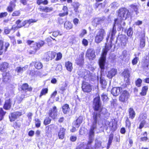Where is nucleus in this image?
Returning a JSON list of instances; mask_svg holds the SVG:
<instances>
[{
  "mask_svg": "<svg viewBox=\"0 0 149 149\" xmlns=\"http://www.w3.org/2000/svg\"><path fill=\"white\" fill-rule=\"evenodd\" d=\"M111 42H110L109 44H106L105 48L103 50L101 56L99 61V65L102 71H103L104 69L107 52L111 49Z\"/></svg>",
  "mask_w": 149,
  "mask_h": 149,
  "instance_id": "2",
  "label": "nucleus"
},
{
  "mask_svg": "<svg viewBox=\"0 0 149 149\" xmlns=\"http://www.w3.org/2000/svg\"><path fill=\"white\" fill-rule=\"evenodd\" d=\"M21 21L20 20H18L16 22V24H17V28H19L22 27V26H20L19 25V24L20 23Z\"/></svg>",
  "mask_w": 149,
  "mask_h": 149,
  "instance_id": "63",
  "label": "nucleus"
},
{
  "mask_svg": "<svg viewBox=\"0 0 149 149\" xmlns=\"http://www.w3.org/2000/svg\"><path fill=\"white\" fill-rule=\"evenodd\" d=\"M10 38L11 42L13 43L14 44H15L16 43V40L15 39V37L14 36H9Z\"/></svg>",
  "mask_w": 149,
  "mask_h": 149,
  "instance_id": "54",
  "label": "nucleus"
},
{
  "mask_svg": "<svg viewBox=\"0 0 149 149\" xmlns=\"http://www.w3.org/2000/svg\"><path fill=\"white\" fill-rule=\"evenodd\" d=\"M122 91V88L121 87H114L112 89L111 93L113 96H116L118 95Z\"/></svg>",
  "mask_w": 149,
  "mask_h": 149,
  "instance_id": "12",
  "label": "nucleus"
},
{
  "mask_svg": "<svg viewBox=\"0 0 149 149\" xmlns=\"http://www.w3.org/2000/svg\"><path fill=\"white\" fill-rule=\"evenodd\" d=\"M86 56L89 59L94 58L95 56V52L92 49H88L86 54Z\"/></svg>",
  "mask_w": 149,
  "mask_h": 149,
  "instance_id": "13",
  "label": "nucleus"
},
{
  "mask_svg": "<svg viewBox=\"0 0 149 149\" xmlns=\"http://www.w3.org/2000/svg\"><path fill=\"white\" fill-rule=\"evenodd\" d=\"M44 42L43 41H41L39 42L38 43H35L34 44V46L33 47L35 48V50H36V51L40 47L42 46L44 44Z\"/></svg>",
  "mask_w": 149,
  "mask_h": 149,
  "instance_id": "21",
  "label": "nucleus"
},
{
  "mask_svg": "<svg viewBox=\"0 0 149 149\" xmlns=\"http://www.w3.org/2000/svg\"><path fill=\"white\" fill-rule=\"evenodd\" d=\"M16 0H13V1L11 2L10 5L7 8L8 12H11L13 11L15 6V2H16Z\"/></svg>",
  "mask_w": 149,
  "mask_h": 149,
  "instance_id": "17",
  "label": "nucleus"
},
{
  "mask_svg": "<svg viewBox=\"0 0 149 149\" xmlns=\"http://www.w3.org/2000/svg\"><path fill=\"white\" fill-rule=\"evenodd\" d=\"M83 119V117L82 116H80L74 122V125L76 128H78L80 126V124L82 123Z\"/></svg>",
  "mask_w": 149,
  "mask_h": 149,
  "instance_id": "18",
  "label": "nucleus"
},
{
  "mask_svg": "<svg viewBox=\"0 0 149 149\" xmlns=\"http://www.w3.org/2000/svg\"><path fill=\"white\" fill-rule=\"evenodd\" d=\"M36 126L37 127H39L40 126V121L38 119H36Z\"/></svg>",
  "mask_w": 149,
  "mask_h": 149,
  "instance_id": "49",
  "label": "nucleus"
},
{
  "mask_svg": "<svg viewBox=\"0 0 149 149\" xmlns=\"http://www.w3.org/2000/svg\"><path fill=\"white\" fill-rule=\"evenodd\" d=\"M57 110L56 107H54L52 108H51L49 111L48 114L50 117L53 119L56 118L57 116Z\"/></svg>",
  "mask_w": 149,
  "mask_h": 149,
  "instance_id": "9",
  "label": "nucleus"
},
{
  "mask_svg": "<svg viewBox=\"0 0 149 149\" xmlns=\"http://www.w3.org/2000/svg\"><path fill=\"white\" fill-rule=\"evenodd\" d=\"M145 123L146 122L144 120H143L141 122L139 127V128L140 129H141L143 127Z\"/></svg>",
  "mask_w": 149,
  "mask_h": 149,
  "instance_id": "62",
  "label": "nucleus"
},
{
  "mask_svg": "<svg viewBox=\"0 0 149 149\" xmlns=\"http://www.w3.org/2000/svg\"><path fill=\"white\" fill-rule=\"evenodd\" d=\"M69 109V105L68 104H65L62 107V110L63 112L65 113H66L68 111Z\"/></svg>",
  "mask_w": 149,
  "mask_h": 149,
  "instance_id": "34",
  "label": "nucleus"
},
{
  "mask_svg": "<svg viewBox=\"0 0 149 149\" xmlns=\"http://www.w3.org/2000/svg\"><path fill=\"white\" fill-rule=\"evenodd\" d=\"M22 89L25 91H29L31 92V91L32 88L31 87H29V86L27 84H24L22 87Z\"/></svg>",
  "mask_w": 149,
  "mask_h": 149,
  "instance_id": "28",
  "label": "nucleus"
},
{
  "mask_svg": "<svg viewBox=\"0 0 149 149\" xmlns=\"http://www.w3.org/2000/svg\"><path fill=\"white\" fill-rule=\"evenodd\" d=\"M67 84L66 83H65L64 85L61 88V90L62 91H64L66 89V87L67 86Z\"/></svg>",
  "mask_w": 149,
  "mask_h": 149,
  "instance_id": "59",
  "label": "nucleus"
},
{
  "mask_svg": "<svg viewBox=\"0 0 149 149\" xmlns=\"http://www.w3.org/2000/svg\"><path fill=\"white\" fill-rule=\"evenodd\" d=\"M116 27L113 26L112 31H111V38L113 36H114L115 35V33H116Z\"/></svg>",
  "mask_w": 149,
  "mask_h": 149,
  "instance_id": "50",
  "label": "nucleus"
},
{
  "mask_svg": "<svg viewBox=\"0 0 149 149\" xmlns=\"http://www.w3.org/2000/svg\"><path fill=\"white\" fill-rule=\"evenodd\" d=\"M139 60V58L138 57H135L132 61V63L133 65H136Z\"/></svg>",
  "mask_w": 149,
  "mask_h": 149,
  "instance_id": "48",
  "label": "nucleus"
},
{
  "mask_svg": "<svg viewBox=\"0 0 149 149\" xmlns=\"http://www.w3.org/2000/svg\"><path fill=\"white\" fill-rule=\"evenodd\" d=\"M143 67L144 69H147L149 68V65L147 63H144L143 65Z\"/></svg>",
  "mask_w": 149,
  "mask_h": 149,
  "instance_id": "60",
  "label": "nucleus"
},
{
  "mask_svg": "<svg viewBox=\"0 0 149 149\" xmlns=\"http://www.w3.org/2000/svg\"><path fill=\"white\" fill-rule=\"evenodd\" d=\"M73 5L74 8V10L76 12H77V9L79 6V3H73Z\"/></svg>",
  "mask_w": 149,
  "mask_h": 149,
  "instance_id": "46",
  "label": "nucleus"
},
{
  "mask_svg": "<svg viewBox=\"0 0 149 149\" xmlns=\"http://www.w3.org/2000/svg\"><path fill=\"white\" fill-rule=\"evenodd\" d=\"M22 115V112L19 111L11 113L9 115L10 121L11 122L15 121L17 117L21 116Z\"/></svg>",
  "mask_w": 149,
  "mask_h": 149,
  "instance_id": "10",
  "label": "nucleus"
},
{
  "mask_svg": "<svg viewBox=\"0 0 149 149\" xmlns=\"http://www.w3.org/2000/svg\"><path fill=\"white\" fill-rule=\"evenodd\" d=\"M125 79L126 78H129L130 76V73L129 71L127 70H125L123 73Z\"/></svg>",
  "mask_w": 149,
  "mask_h": 149,
  "instance_id": "33",
  "label": "nucleus"
},
{
  "mask_svg": "<svg viewBox=\"0 0 149 149\" xmlns=\"http://www.w3.org/2000/svg\"><path fill=\"white\" fill-rule=\"evenodd\" d=\"M87 33L85 29H83L80 34H79V36L81 38L83 37L84 35Z\"/></svg>",
  "mask_w": 149,
  "mask_h": 149,
  "instance_id": "51",
  "label": "nucleus"
},
{
  "mask_svg": "<svg viewBox=\"0 0 149 149\" xmlns=\"http://www.w3.org/2000/svg\"><path fill=\"white\" fill-rule=\"evenodd\" d=\"M118 17L122 20H125L130 16L129 10L125 8H121L118 11Z\"/></svg>",
  "mask_w": 149,
  "mask_h": 149,
  "instance_id": "4",
  "label": "nucleus"
},
{
  "mask_svg": "<svg viewBox=\"0 0 149 149\" xmlns=\"http://www.w3.org/2000/svg\"><path fill=\"white\" fill-rule=\"evenodd\" d=\"M145 34L144 33L142 34L140 44V47L141 48H143L145 45Z\"/></svg>",
  "mask_w": 149,
  "mask_h": 149,
  "instance_id": "19",
  "label": "nucleus"
},
{
  "mask_svg": "<svg viewBox=\"0 0 149 149\" xmlns=\"http://www.w3.org/2000/svg\"><path fill=\"white\" fill-rule=\"evenodd\" d=\"M94 141L93 138H90L89 137L87 145H84L83 143L81 144L79 148L77 149H92V143Z\"/></svg>",
  "mask_w": 149,
  "mask_h": 149,
  "instance_id": "5",
  "label": "nucleus"
},
{
  "mask_svg": "<svg viewBox=\"0 0 149 149\" xmlns=\"http://www.w3.org/2000/svg\"><path fill=\"white\" fill-rule=\"evenodd\" d=\"M129 118L131 119H133L135 116L136 113L133 109L132 108H130L128 110Z\"/></svg>",
  "mask_w": 149,
  "mask_h": 149,
  "instance_id": "24",
  "label": "nucleus"
},
{
  "mask_svg": "<svg viewBox=\"0 0 149 149\" xmlns=\"http://www.w3.org/2000/svg\"><path fill=\"white\" fill-rule=\"evenodd\" d=\"M95 41L96 43H98L101 42L105 36L106 33L104 29H99L95 32Z\"/></svg>",
  "mask_w": 149,
  "mask_h": 149,
  "instance_id": "3",
  "label": "nucleus"
},
{
  "mask_svg": "<svg viewBox=\"0 0 149 149\" xmlns=\"http://www.w3.org/2000/svg\"><path fill=\"white\" fill-rule=\"evenodd\" d=\"M148 87L147 86H144L142 88V91L140 93V94L142 96L145 95L148 91Z\"/></svg>",
  "mask_w": 149,
  "mask_h": 149,
  "instance_id": "31",
  "label": "nucleus"
},
{
  "mask_svg": "<svg viewBox=\"0 0 149 149\" xmlns=\"http://www.w3.org/2000/svg\"><path fill=\"white\" fill-rule=\"evenodd\" d=\"M129 97V93L126 90L123 91L120 96L119 100L123 102H125L127 100Z\"/></svg>",
  "mask_w": 149,
  "mask_h": 149,
  "instance_id": "7",
  "label": "nucleus"
},
{
  "mask_svg": "<svg viewBox=\"0 0 149 149\" xmlns=\"http://www.w3.org/2000/svg\"><path fill=\"white\" fill-rule=\"evenodd\" d=\"M65 130L63 128H60V131L58 133L59 138L63 139L64 138Z\"/></svg>",
  "mask_w": 149,
  "mask_h": 149,
  "instance_id": "26",
  "label": "nucleus"
},
{
  "mask_svg": "<svg viewBox=\"0 0 149 149\" xmlns=\"http://www.w3.org/2000/svg\"><path fill=\"white\" fill-rule=\"evenodd\" d=\"M110 127L112 131H115L117 128L116 123H112L110 125Z\"/></svg>",
  "mask_w": 149,
  "mask_h": 149,
  "instance_id": "37",
  "label": "nucleus"
},
{
  "mask_svg": "<svg viewBox=\"0 0 149 149\" xmlns=\"http://www.w3.org/2000/svg\"><path fill=\"white\" fill-rule=\"evenodd\" d=\"M5 114V112H4L2 108L0 109V120H1L3 118V117Z\"/></svg>",
  "mask_w": 149,
  "mask_h": 149,
  "instance_id": "41",
  "label": "nucleus"
},
{
  "mask_svg": "<svg viewBox=\"0 0 149 149\" xmlns=\"http://www.w3.org/2000/svg\"><path fill=\"white\" fill-rule=\"evenodd\" d=\"M62 66L61 65H57L56 68V70L58 71H60L62 70Z\"/></svg>",
  "mask_w": 149,
  "mask_h": 149,
  "instance_id": "53",
  "label": "nucleus"
},
{
  "mask_svg": "<svg viewBox=\"0 0 149 149\" xmlns=\"http://www.w3.org/2000/svg\"><path fill=\"white\" fill-rule=\"evenodd\" d=\"M72 27V25L71 23L69 22L66 21L64 24V27L67 30H70Z\"/></svg>",
  "mask_w": 149,
  "mask_h": 149,
  "instance_id": "30",
  "label": "nucleus"
},
{
  "mask_svg": "<svg viewBox=\"0 0 149 149\" xmlns=\"http://www.w3.org/2000/svg\"><path fill=\"white\" fill-rule=\"evenodd\" d=\"M117 70L114 68L109 71L107 74V77L109 78H111L116 74Z\"/></svg>",
  "mask_w": 149,
  "mask_h": 149,
  "instance_id": "16",
  "label": "nucleus"
},
{
  "mask_svg": "<svg viewBox=\"0 0 149 149\" xmlns=\"http://www.w3.org/2000/svg\"><path fill=\"white\" fill-rule=\"evenodd\" d=\"M119 6V4L116 2H113L111 5V7L114 9L116 8Z\"/></svg>",
  "mask_w": 149,
  "mask_h": 149,
  "instance_id": "47",
  "label": "nucleus"
},
{
  "mask_svg": "<svg viewBox=\"0 0 149 149\" xmlns=\"http://www.w3.org/2000/svg\"><path fill=\"white\" fill-rule=\"evenodd\" d=\"M127 42V39L125 38H123L121 41V44L122 46H125Z\"/></svg>",
  "mask_w": 149,
  "mask_h": 149,
  "instance_id": "42",
  "label": "nucleus"
},
{
  "mask_svg": "<svg viewBox=\"0 0 149 149\" xmlns=\"http://www.w3.org/2000/svg\"><path fill=\"white\" fill-rule=\"evenodd\" d=\"M48 90L47 88L42 89L39 96L40 97H41L42 95H45L47 94V93Z\"/></svg>",
  "mask_w": 149,
  "mask_h": 149,
  "instance_id": "38",
  "label": "nucleus"
},
{
  "mask_svg": "<svg viewBox=\"0 0 149 149\" xmlns=\"http://www.w3.org/2000/svg\"><path fill=\"white\" fill-rule=\"evenodd\" d=\"M9 67V64L6 62L2 63L0 64V71L4 72L6 71Z\"/></svg>",
  "mask_w": 149,
  "mask_h": 149,
  "instance_id": "15",
  "label": "nucleus"
},
{
  "mask_svg": "<svg viewBox=\"0 0 149 149\" xmlns=\"http://www.w3.org/2000/svg\"><path fill=\"white\" fill-rule=\"evenodd\" d=\"M132 29L131 28H130L127 31V34L128 36H132Z\"/></svg>",
  "mask_w": 149,
  "mask_h": 149,
  "instance_id": "45",
  "label": "nucleus"
},
{
  "mask_svg": "<svg viewBox=\"0 0 149 149\" xmlns=\"http://www.w3.org/2000/svg\"><path fill=\"white\" fill-rule=\"evenodd\" d=\"M20 12L19 11H14L12 14V16H17L19 15Z\"/></svg>",
  "mask_w": 149,
  "mask_h": 149,
  "instance_id": "55",
  "label": "nucleus"
},
{
  "mask_svg": "<svg viewBox=\"0 0 149 149\" xmlns=\"http://www.w3.org/2000/svg\"><path fill=\"white\" fill-rule=\"evenodd\" d=\"M35 68L38 69H41L42 67V64L41 63L36 62L34 65Z\"/></svg>",
  "mask_w": 149,
  "mask_h": 149,
  "instance_id": "39",
  "label": "nucleus"
},
{
  "mask_svg": "<svg viewBox=\"0 0 149 149\" xmlns=\"http://www.w3.org/2000/svg\"><path fill=\"white\" fill-rule=\"evenodd\" d=\"M45 132L46 133L49 134L51 133V129L48 126L46 127L45 128Z\"/></svg>",
  "mask_w": 149,
  "mask_h": 149,
  "instance_id": "58",
  "label": "nucleus"
},
{
  "mask_svg": "<svg viewBox=\"0 0 149 149\" xmlns=\"http://www.w3.org/2000/svg\"><path fill=\"white\" fill-rule=\"evenodd\" d=\"M24 98V95H21L20 96H18L17 98V102L18 103H20Z\"/></svg>",
  "mask_w": 149,
  "mask_h": 149,
  "instance_id": "44",
  "label": "nucleus"
},
{
  "mask_svg": "<svg viewBox=\"0 0 149 149\" xmlns=\"http://www.w3.org/2000/svg\"><path fill=\"white\" fill-rule=\"evenodd\" d=\"M142 80L140 79H138L135 82V84L136 86L138 87L141 86Z\"/></svg>",
  "mask_w": 149,
  "mask_h": 149,
  "instance_id": "43",
  "label": "nucleus"
},
{
  "mask_svg": "<svg viewBox=\"0 0 149 149\" xmlns=\"http://www.w3.org/2000/svg\"><path fill=\"white\" fill-rule=\"evenodd\" d=\"M100 81L103 88H105V86L107 85V82L105 79L101 77L100 78Z\"/></svg>",
  "mask_w": 149,
  "mask_h": 149,
  "instance_id": "32",
  "label": "nucleus"
},
{
  "mask_svg": "<svg viewBox=\"0 0 149 149\" xmlns=\"http://www.w3.org/2000/svg\"><path fill=\"white\" fill-rule=\"evenodd\" d=\"M8 15V13L6 12L2 13L0 14V18L6 17Z\"/></svg>",
  "mask_w": 149,
  "mask_h": 149,
  "instance_id": "56",
  "label": "nucleus"
},
{
  "mask_svg": "<svg viewBox=\"0 0 149 149\" xmlns=\"http://www.w3.org/2000/svg\"><path fill=\"white\" fill-rule=\"evenodd\" d=\"M65 66L67 70L70 71L71 72L72 69V64L70 61H68L66 62Z\"/></svg>",
  "mask_w": 149,
  "mask_h": 149,
  "instance_id": "29",
  "label": "nucleus"
},
{
  "mask_svg": "<svg viewBox=\"0 0 149 149\" xmlns=\"http://www.w3.org/2000/svg\"><path fill=\"white\" fill-rule=\"evenodd\" d=\"M51 121V119L49 117H47L45 119L44 122V124L45 125H47L49 124Z\"/></svg>",
  "mask_w": 149,
  "mask_h": 149,
  "instance_id": "40",
  "label": "nucleus"
},
{
  "mask_svg": "<svg viewBox=\"0 0 149 149\" xmlns=\"http://www.w3.org/2000/svg\"><path fill=\"white\" fill-rule=\"evenodd\" d=\"M101 97L102 100L104 101L106 100L108 98L107 96L104 94L102 95Z\"/></svg>",
  "mask_w": 149,
  "mask_h": 149,
  "instance_id": "57",
  "label": "nucleus"
},
{
  "mask_svg": "<svg viewBox=\"0 0 149 149\" xmlns=\"http://www.w3.org/2000/svg\"><path fill=\"white\" fill-rule=\"evenodd\" d=\"M56 54V53L54 52H47L45 54L43 59L47 61L51 60L54 58Z\"/></svg>",
  "mask_w": 149,
  "mask_h": 149,
  "instance_id": "8",
  "label": "nucleus"
},
{
  "mask_svg": "<svg viewBox=\"0 0 149 149\" xmlns=\"http://www.w3.org/2000/svg\"><path fill=\"white\" fill-rule=\"evenodd\" d=\"M11 106V101L10 99L6 100L4 105V108L6 110L9 109Z\"/></svg>",
  "mask_w": 149,
  "mask_h": 149,
  "instance_id": "25",
  "label": "nucleus"
},
{
  "mask_svg": "<svg viewBox=\"0 0 149 149\" xmlns=\"http://www.w3.org/2000/svg\"><path fill=\"white\" fill-rule=\"evenodd\" d=\"M10 45L9 43L6 42L4 45L3 41L2 40H0V55L2 54L4 52H6Z\"/></svg>",
  "mask_w": 149,
  "mask_h": 149,
  "instance_id": "6",
  "label": "nucleus"
},
{
  "mask_svg": "<svg viewBox=\"0 0 149 149\" xmlns=\"http://www.w3.org/2000/svg\"><path fill=\"white\" fill-rule=\"evenodd\" d=\"M93 108L95 111L93 114L94 120L93 126L91 128L88 134L89 137L90 138H94L95 134L94 130L96 127L97 123V122L99 123V121H101L100 112L101 111L102 109L100 102L99 97H97L94 99L93 103Z\"/></svg>",
  "mask_w": 149,
  "mask_h": 149,
  "instance_id": "1",
  "label": "nucleus"
},
{
  "mask_svg": "<svg viewBox=\"0 0 149 149\" xmlns=\"http://www.w3.org/2000/svg\"><path fill=\"white\" fill-rule=\"evenodd\" d=\"M28 66L27 65L23 67H17L15 69V71L18 73H21L26 70L28 68Z\"/></svg>",
  "mask_w": 149,
  "mask_h": 149,
  "instance_id": "23",
  "label": "nucleus"
},
{
  "mask_svg": "<svg viewBox=\"0 0 149 149\" xmlns=\"http://www.w3.org/2000/svg\"><path fill=\"white\" fill-rule=\"evenodd\" d=\"M3 80L5 82H7L11 77V75L9 73H3Z\"/></svg>",
  "mask_w": 149,
  "mask_h": 149,
  "instance_id": "20",
  "label": "nucleus"
},
{
  "mask_svg": "<svg viewBox=\"0 0 149 149\" xmlns=\"http://www.w3.org/2000/svg\"><path fill=\"white\" fill-rule=\"evenodd\" d=\"M14 26H12L11 29H9L7 27H5L4 29V32L6 34H9L11 30H15L16 29V28L14 27Z\"/></svg>",
  "mask_w": 149,
  "mask_h": 149,
  "instance_id": "36",
  "label": "nucleus"
},
{
  "mask_svg": "<svg viewBox=\"0 0 149 149\" xmlns=\"http://www.w3.org/2000/svg\"><path fill=\"white\" fill-rule=\"evenodd\" d=\"M63 10L64 13H67V14H68V9L66 6H64L63 8Z\"/></svg>",
  "mask_w": 149,
  "mask_h": 149,
  "instance_id": "64",
  "label": "nucleus"
},
{
  "mask_svg": "<svg viewBox=\"0 0 149 149\" xmlns=\"http://www.w3.org/2000/svg\"><path fill=\"white\" fill-rule=\"evenodd\" d=\"M82 88L83 91L85 92H89L92 90L91 86L88 83L84 82L82 84Z\"/></svg>",
  "mask_w": 149,
  "mask_h": 149,
  "instance_id": "11",
  "label": "nucleus"
},
{
  "mask_svg": "<svg viewBox=\"0 0 149 149\" xmlns=\"http://www.w3.org/2000/svg\"><path fill=\"white\" fill-rule=\"evenodd\" d=\"M113 134H110L109 136V141H108V146H107V149H108L109 147L111 145L112 141L113 140Z\"/></svg>",
  "mask_w": 149,
  "mask_h": 149,
  "instance_id": "35",
  "label": "nucleus"
},
{
  "mask_svg": "<svg viewBox=\"0 0 149 149\" xmlns=\"http://www.w3.org/2000/svg\"><path fill=\"white\" fill-rule=\"evenodd\" d=\"M129 55L128 52L126 50H124L122 52L121 55L120 56V58L124 60L127 57H129Z\"/></svg>",
  "mask_w": 149,
  "mask_h": 149,
  "instance_id": "22",
  "label": "nucleus"
},
{
  "mask_svg": "<svg viewBox=\"0 0 149 149\" xmlns=\"http://www.w3.org/2000/svg\"><path fill=\"white\" fill-rule=\"evenodd\" d=\"M37 20H36L35 19H29L28 21H26L25 23H28L29 24H30L32 23L36 22H37Z\"/></svg>",
  "mask_w": 149,
  "mask_h": 149,
  "instance_id": "52",
  "label": "nucleus"
},
{
  "mask_svg": "<svg viewBox=\"0 0 149 149\" xmlns=\"http://www.w3.org/2000/svg\"><path fill=\"white\" fill-rule=\"evenodd\" d=\"M123 20L118 17L117 18L115 19L113 26L116 27V26H117L120 29V30L122 27V23L123 22Z\"/></svg>",
  "mask_w": 149,
  "mask_h": 149,
  "instance_id": "14",
  "label": "nucleus"
},
{
  "mask_svg": "<svg viewBox=\"0 0 149 149\" xmlns=\"http://www.w3.org/2000/svg\"><path fill=\"white\" fill-rule=\"evenodd\" d=\"M83 44L85 46H86L88 45V41L85 39H84L82 41Z\"/></svg>",
  "mask_w": 149,
  "mask_h": 149,
  "instance_id": "61",
  "label": "nucleus"
},
{
  "mask_svg": "<svg viewBox=\"0 0 149 149\" xmlns=\"http://www.w3.org/2000/svg\"><path fill=\"white\" fill-rule=\"evenodd\" d=\"M53 8L52 7H41L40 8V10L41 11L45 12L46 13H49L52 11Z\"/></svg>",
  "mask_w": 149,
  "mask_h": 149,
  "instance_id": "27",
  "label": "nucleus"
}]
</instances>
